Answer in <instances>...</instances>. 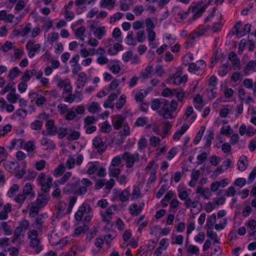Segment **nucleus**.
Here are the masks:
<instances>
[{
  "label": "nucleus",
  "instance_id": "f257e3e1",
  "mask_svg": "<svg viewBox=\"0 0 256 256\" xmlns=\"http://www.w3.org/2000/svg\"><path fill=\"white\" fill-rule=\"evenodd\" d=\"M46 217L45 214H39L32 224V226L36 230H30L28 232V238L30 240V246L31 248H34V252L37 254L43 250V246L41 244L40 240L38 236V233L43 230Z\"/></svg>",
  "mask_w": 256,
  "mask_h": 256
},
{
  "label": "nucleus",
  "instance_id": "f03ea898",
  "mask_svg": "<svg viewBox=\"0 0 256 256\" xmlns=\"http://www.w3.org/2000/svg\"><path fill=\"white\" fill-rule=\"evenodd\" d=\"M84 216V225H88L92 217V208L87 202H84L79 207L74 215L77 221H81Z\"/></svg>",
  "mask_w": 256,
  "mask_h": 256
},
{
  "label": "nucleus",
  "instance_id": "7ed1b4c3",
  "mask_svg": "<svg viewBox=\"0 0 256 256\" xmlns=\"http://www.w3.org/2000/svg\"><path fill=\"white\" fill-rule=\"evenodd\" d=\"M207 8L206 0H201L200 2H192L188 10L189 13L190 12L193 14L192 18L195 20L202 16Z\"/></svg>",
  "mask_w": 256,
  "mask_h": 256
},
{
  "label": "nucleus",
  "instance_id": "20e7f679",
  "mask_svg": "<svg viewBox=\"0 0 256 256\" xmlns=\"http://www.w3.org/2000/svg\"><path fill=\"white\" fill-rule=\"evenodd\" d=\"M146 40L145 32L144 30H142L136 32L135 37L132 31H128L124 39V42L128 45L135 46L138 42H144Z\"/></svg>",
  "mask_w": 256,
  "mask_h": 256
},
{
  "label": "nucleus",
  "instance_id": "39448f33",
  "mask_svg": "<svg viewBox=\"0 0 256 256\" xmlns=\"http://www.w3.org/2000/svg\"><path fill=\"white\" fill-rule=\"evenodd\" d=\"M52 180L50 176H47L44 172H40L36 179L38 185L40 186L41 190L44 193L50 192Z\"/></svg>",
  "mask_w": 256,
  "mask_h": 256
},
{
  "label": "nucleus",
  "instance_id": "423d86ee",
  "mask_svg": "<svg viewBox=\"0 0 256 256\" xmlns=\"http://www.w3.org/2000/svg\"><path fill=\"white\" fill-rule=\"evenodd\" d=\"M178 106V102L174 100H172L170 102L165 100L162 103L160 113L166 119L171 118L172 114L176 109Z\"/></svg>",
  "mask_w": 256,
  "mask_h": 256
},
{
  "label": "nucleus",
  "instance_id": "0eeeda50",
  "mask_svg": "<svg viewBox=\"0 0 256 256\" xmlns=\"http://www.w3.org/2000/svg\"><path fill=\"white\" fill-rule=\"evenodd\" d=\"M206 68V62L204 60H200L196 63L191 62L188 66V71L197 76H202Z\"/></svg>",
  "mask_w": 256,
  "mask_h": 256
},
{
  "label": "nucleus",
  "instance_id": "6e6552de",
  "mask_svg": "<svg viewBox=\"0 0 256 256\" xmlns=\"http://www.w3.org/2000/svg\"><path fill=\"white\" fill-rule=\"evenodd\" d=\"M140 154L138 152L132 154L130 152H124L122 158L126 162V166L128 168H132L136 162L140 160Z\"/></svg>",
  "mask_w": 256,
  "mask_h": 256
},
{
  "label": "nucleus",
  "instance_id": "1a4fd4ad",
  "mask_svg": "<svg viewBox=\"0 0 256 256\" xmlns=\"http://www.w3.org/2000/svg\"><path fill=\"white\" fill-rule=\"evenodd\" d=\"M92 147L96 150V152L100 154H102L106 150L107 146L103 142L102 138L98 136H95L92 140Z\"/></svg>",
  "mask_w": 256,
  "mask_h": 256
},
{
  "label": "nucleus",
  "instance_id": "9d476101",
  "mask_svg": "<svg viewBox=\"0 0 256 256\" xmlns=\"http://www.w3.org/2000/svg\"><path fill=\"white\" fill-rule=\"evenodd\" d=\"M172 12L174 18L178 22H182L188 17L189 14L188 10V11H184L178 6L173 7Z\"/></svg>",
  "mask_w": 256,
  "mask_h": 256
},
{
  "label": "nucleus",
  "instance_id": "9b49d317",
  "mask_svg": "<svg viewBox=\"0 0 256 256\" xmlns=\"http://www.w3.org/2000/svg\"><path fill=\"white\" fill-rule=\"evenodd\" d=\"M155 163L153 161L150 162L148 165L145 168L144 170L146 173L150 174V177L148 180V184H152L156 182V172L157 169V166H154Z\"/></svg>",
  "mask_w": 256,
  "mask_h": 256
},
{
  "label": "nucleus",
  "instance_id": "f8f14e48",
  "mask_svg": "<svg viewBox=\"0 0 256 256\" xmlns=\"http://www.w3.org/2000/svg\"><path fill=\"white\" fill-rule=\"evenodd\" d=\"M73 4L72 1H70L64 6L60 12L65 19L68 22L72 20L74 18V14L72 10Z\"/></svg>",
  "mask_w": 256,
  "mask_h": 256
},
{
  "label": "nucleus",
  "instance_id": "ddd939ff",
  "mask_svg": "<svg viewBox=\"0 0 256 256\" xmlns=\"http://www.w3.org/2000/svg\"><path fill=\"white\" fill-rule=\"evenodd\" d=\"M41 92L42 93V91H36L32 92L29 94V97L31 100L32 102L35 100V102L38 106H42L46 101V96L44 94V95L41 94Z\"/></svg>",
  "mask_w": 256,
  "mask_h": 256
},
{
  "label": "nucleus",
  "instance_id": "4468645a",
  "mask_svg": "<svg viewBox=\"0 0 256 256\" xmlns=\"http://www.w3.org/2000/svg\"><path fill=\"white\" fill-rule=\"evenodd\" d=\"M120 94V90H118L116 93H111L108 97L107 99L104 102L103 106L105 108L114 109V102L118 98V95Z\"/></svg>",
  "mask_w": 256,
  "mask_h": 256
},
{
  "label": "nucleus",
  "instance_id": "2eb2a0df",
  "mask_svg": "<svg viewBox=\"0 0 256 256\" xmlns=\"http://www.w3.org/2000/svg\"><path fill=\"white\" fill-rule=\"evenodd\" d=\"M30 226V224L29 221L26 219H23L20 221L19 226L15 229L14 234L16 238H19L22 232L28 230Z\"/></svg>",
  "mask_w": 256,
  "mask_h": 256
},
{
  "label": "nucleus",
  "instance_id": "dca6fc26",
  "mask_svg": "<svg viewBox=\"0 0 256 256\" xmlns=\"http://www.w3.org/2000/svg\"><path fill=\"white\" fill-rule=\"evenodd\" d=\"M90 28H93L92 30L94 36L98 40H101L103 37L106 35V28L105 26H94L92 24Z\"/></svg>",
  "mask_w": 256,
  "mask_h": 256
},
{
  "label": "nucleus",
  "instance_id": "f3484780",
  "mask_svg": "<svg viewBox=\"0 0 256 256\" xmlns=\"http://www.w3.org/2000/svg\"><path fill=\"white\" fill-rule=\"evenodd\" d=\"M49 200L50 196L48 194H38L36 199L33 202V204H36L38 207L42 208L46 206Z\"/></svg>",
  "mask_w": 256,
  "mask_h": 256
},
{
  "label": "nucleus",
  "instance_id": "a211bd4d",
  "mask_svg": "<svg viewBox=\"0 0 256 256\" xmlns=\"http://www.w3.org/2000/svg\"><path fill=\"white\" fill-rule=\"evenodd\" d=\"M34 186L30 182H26L23 188L22 194L27 198L30 199L33 198L36 196V193L34 190Z\"/></svg>",
  "mask_w": 256,
  "mask_h": 256
},
{
  "label": "nucleus",
  "instance_id": "6ab92c4d",
  "mask_svg": "<svg viewBox=\"0 0 256 256\" xmlns=\"http://www.w3.org/2000/svg\"><path fill=\"white\" fill-rule=\"evenodd\" d=\"M188 78L186 75H184L182 76L178 75H174L170 76L169 78L170 82L176 86L180 85L182 84H184L188 82Z\"/></svg>",
  "mask_w": 256,
  "mask_h": 256
},
{
  "label": "nucleus",
  "instance_id": "aec40b11",
  "mask_svg": "<svg viewBox=\"0 0 256 256\" xmlns=\"http://www.w3.org/2000/svg\"><path fill=\"white\" fill-rule=\"evenodd\" d=\"M124 118L120 115H117L112 116V124L115 130H119L124 124Z\"/></svg>",
  "mask_w": 256,
  "mask_h": 256
},
{
  "label": "nucleus",
  "instance_id": "412c9836",
  "mask_svg": "<svg viewBox=\"0 0 256 256\" xmlns=\"http://www.w3.org/2000/svg\"><path fill=\"white\" fill-rule=\"evenodd\" d=\"M193 103L194 108L200 110L204 106V100L202 96L196 94L193 98Z\"/></svg>",
  "mask_w": 256,
  "mask_h": 256
},
{
  "label": "nucleus",
  "instance_id": "4be33fe9",
  "mask_svg": "<svg viewBox=\"0 0 256 256\" xmlns=\"http://www.w3.org/2000/svg\"><path fill=\"white\" fill-rule=\"evenodd\" d=\"M243 72L246 75L256 72V60L249 61L244 67Z\"/></svg>",
  "mask_w": 256,
  "mask_h": 256
},
{
  "label": "nucleus",
  "instance_id": "5701e85b",
  "mask_svg": "<svg viewBox=\"0 0 256 256\" xmlns=\"http://www.w3.org/2000/svg\"><path fill=\"white\" fill-rule=\"evenodd\" d=\"M188 128V124H183L180 128V130H178L172 136L173 140L176 141L178 140Z\"/></svg>",
  "mask_w": 256,
  "mask_h": 256
},
{
  "label": "nucleus",
  "instance_id": "b1692460",
  "mask_svg": "<svg viewBox=\"0 0 256 256\" xmlns=\"http://www.w3.org/2000/svg\"><path fill=\"white\" fill-rule=\"evenodd\" d=\"M196 192L203 196L206 200H208L211 196V194L208 188H204L202 186H198Z\"/></svg>",
  "mask_w": 256,
  "mask_h": 256
},
{
  "label": "nucleus",
  "instance_id": "393cba45",
  "mask_svg": "<svg viewBox=\"0 0 256 256\" xmlns=\"http://www.w3.org/2000/svg\"><path fill=\"white\" fill-rule=\"evenodd\" d=\"M12 204H6L3 209L0 212V220H6L8 218V214L12 211Z\"/></svg>",
  "mask_w": 256,
  "mask_h": 256
},
{
  "label": "nucleus",
  "instance_id": "a878e982",
  "mask_svg": "<svg viewBox=\"0 0 256 256\" xmlns=\"http://www.w3.org/2000/svg\"><path fill=\"white\" fill-rule=\"evenodd\" d=\"M24 140L22 138H15L14 139L10 142V145L8 146V148L12 150L14 148H23L24 145Z\"/></svg>",
  "mask_w": 256,
  "mask_h": 256
},
{
  "label": "nucleus",
  "instance_id": "bb28decb",
  "mask_svg": "<svg viewBox=\"0 0 256 256\" xmlns=\"http://www.w3.org/2000/svg\"><path fill=\"white\" fill-rule=\"evenodd\" d=\"M20 96L16 93V89L12 88L10 93L6 95V100L10 104H15L18 99H20Z\"/></svg>",
  "mask_w": 256,
  "mask_h": 256
},
{
  "label": "nucleus",
  "instance_id": "cd10ccee",
  "mask_svg": "<svg viewBox=\"0 0 256 256\" xmlns=\"http://www.w3.org/2000/svg\"><path fill=\"white\" fill-rule=\"evenodd\" d=\"M46 126L48 135L55 136L56 134L57 128L53 120H48L46 122Z\"/></svg>",
  "mask_w": 256,
  "mask_h": 256
},
{
  "label": "nucleus",
  "instance_id": "c85d7f7f",
  "mask_svg": "<svg viewBox=\"0 0 256 256\" xmlns=\"http://www.w3.org/2000/svg\"><path fill=\"white\" fill-rule=\"evenodd\" d=\"M40 144L42 146H46V150H54L56 148L54 142L46 137L42 138Z\"/></svg>",
  "mask_w": 256,
  "mask_h": 256
},
{
  "label": "nucleus",
  "instance_id": "c756f323",
  "mask_svg": "<svg viewBox=\"0 0 256 256\" xmlns=\"http://www.w3.org/2000/svg\"><path fill=\"white\" fill-rule=\"evenodd\" d=\"M14 16L12 14H7L5 10L0 11V20L5 22H12Z\"/></svg>",
  "mask_w": 256,
  "mask_h": 256
},
{
  "label": "nucleus",
  "instance_id": "7c9ffc66",
  "mask_svg": "<svg viewBox=\"0 0 256 256\" xmlns=\"http://www.w3.org/2000/svg\"><path fill=\"white\" fill-rule=\"evenodd\" d=\"M100 163L98 162H88L87 164V174L89 175L94 174L98 170Z\"/></svg>",
  "mask_w": 256,
  "mask_h": 256
},
{
  "label": "nucleus",
  "instance_id": "2f4dec72",
  "mask_svg": "<svg viewBox=\"0 0 256 256\" xmlns=\"http://www.w3.org/2000/svg\"><path fill=\"white\" fill-rule=\"evenodd\" d=\"M200 37V36L194 30L188 36L186 44L188 45L192 46Z\"/></svg>",
  "mask_w": 256,
  "mask_h": 256
},
{
  "label": "nucleus",
  "instance_id": "473e14b6",
  "mask_svg": "<svg viewBox=\"0 0 256 256\" xmlns=\"http://www.w3.org/2000/svg\"><path fill=\"white\" fill-rule=\"evenodd\" d=\"M124 80V78H122L121 80L116 78L110 82L108 87H105L104 90H107L108 92L112 90H114L118 86L120 83Z\"/></svg>",
  "mask_w": 256,
  "mask_h": 256
},
{
  "label": "nucleus",
  "instance_id": "72a5a7b5",
  "mask_svg": "<svg viewBox=\"0 0 256 256\" xmlns=\"http://www.w3.org/2000/svg\"><path fill=\"white\" fill-rule=\"evenodd\" d=\"M246 156H240L237 164L238 170L240 171L243 172L246 169L248 164L246 162Z\"/></svg>",
  "mask_w": 256,
  "mask_h": 256
},
{
  "label": "nucleus",
  "instance_id": "f704fd0d",
  "mask_svg": "<svg viewBox=\"0 0 256 256\" xmlns=\"http://www.w3.org/2000/svg\"><path fill=\"white\" fill-rule=\"evenodd\" d=\"M154 70L153 67L150 66H148L146 67L144 70L140 74V78L142 79H148L150 74Z\"/></svg>",
  "mask_w": 256,
  "mask_h": 256
},
{
  "label": "nucleus",
  "instance_id": "c9c22d12",
  "mask_svg": "<svg viewBox=\"0 0 256 256\" xmlns=\"http://www.w3.org/2000/svg\"><path fill=\"white\" fill-rule=\"evenodd\" d=\"M54 80L56 82L58 88H64L70 82L69 80H62L58 76H55L54 78Z\"/></svg>",
  "mask_w": 256,
  "mask_h": 256
},
{
  "label": "nucleus",
  "instance_id": "e433bc0d",
  "mask_svg": "<svg viewBox=\"0 0 256 256\" xmlns=\"http://www.w3.org/2000/svg\"><path fill=\"white\" fill-rule=\"evenodd\" d=\"M228 58L232 62L234 68H238L240 66V60L238 58L237 55L233 52L229 53Z\"/></svg>",
  "mask_w": 256,
  "mask_h": 256
},
{
  "label": "nucleus",
  "instance_id": "4c0bfd02",
  "mask_svg": "<svg viewBox=\"0 0 256 256\" xmlns=\"http://www.w3.org/2000/svg\"><path fill=\"white\" fill-rule=\"evenodd\" d=\"M12 4H15L17 2L14 10H22L27 4L28 0H8Z\"/></svg>",
  "mask_w": 256,
  "mask_h": 256
},
{
  "label": "nucleus",
  "instance_id": "58836bf2",
  "mask_svg": "<svg viewBox=\"0 0 256 256\" xmlns=\"http://www.w3.org/2000/svg\"><path fill=\"white\" fill-rule=\"evenodd\" d=\"M34 40H28L26 44V49H30L34 52L36 53L37 51L40 50V44H34Z\"/></svg>",
  "mask_w": 256,
  "mask_h": 256
},
{
  "label": "nucleus",
  "instance_id": "ea45409f",
  "mask_svg": "<svg viewBox=\"0 0 256 256\" xmlns=\"http://www.w3.org/2000/svg\"><path fill=\"white\" fill-rule=\"evenodd\" d=\"M178 195L181 200H184L188 198L189 194L186 188H178Z\"/></svg>",
  "mask_w": 256,
  "mask_h": 256
},
{
  "label": "nucleus",
  "instance_id": "a19ab883",
  "mask_svg": "<svg viewBox=\"0 0 256 256\" xmlns=\"http://www.w3.org/2000/svg\"><path fill=\"white\" fill-rule=\"evenodd\" d=\"M122 50V46L120 44L116 43L113 46L110 47L108 49V52L110 55H115L118 52L121 51Z\"/></svg>",
  "mask_w": 256,
  "mask_h": 256
},
{
  "label": "nucleus",
  "instance_id": "79ce46f5",
  "mask_svg": "<svg viewBox=\"0 0 256 256\" xmlns=\"http://www.w3.org/2000/svg\"><path fill=\"white\" fill-rule=\"evenodd\" d=\"M41 209L36 204H34L33 202H32V205L29 208V216L30 218H34L36 216Z\"/></svg>",
  "mask_w": 256,
  "mask_h": 256
},
{
  "label": "nucleus",
  "instance_id": "37998d69",
  "mask_svg": "<svg viewBox=\"0 0 256 256\" xmlns=\"http://www.w3.org/2000/svg\"><path fill=\"white\" fill-rule=\"evenodd\" d=\"M18 166V162H8L4 164L5 168L10 172H14Z\"/></svg>",
  "mask_w": 256,
  "mask_h": 256
},
{
  "label": "nucleus",
  "instance_id": "c03bdc74",
  "mask_svg": "<svg viewBox=\"0 0 256 256\" xmlns=\"http://www.w3.org/2000/svg\"><path fill=\"white\" fill-rule=\"evenodd\" d=\"M122 169L120 168L109 166L108 174L110 176L116 178L120 174Z\"/></svg>",
  "mask_w": 256,
  "mask_h": 256
},
{
  "label": "nucleus",
  "instance_id": "a18cd8bd",
  "mask_svg": "<svg viewBox=\"0 0 256 256\" xmlns=\"http://www.w3.org/2000/svg\"><path fill=\"white\" fill-rule=\"evenodd\" d=\"M216 222V215L213 214L210 216L206 220V227L207 228L212 229L214 224Z\"/></svg>",
  "mask_w": 256,
  "mask_h": 256
},
{
  "label": "nucleus",
  "instance_id": "49530a36",
  "mask_svg": "<svg viewBox=\"0 0 256 256\" xmlns=\"http://www.w3.org/2000/svg\"><path fill=\"white\" fill-rule=\"evenodd\" d=\"M126 96L125 94H122L120 98L116 100V108L118 110H121L126 102Z\"/></svg>",
  "mask_w": 256,
  "mask_h": 256
},
{
  "label": "nucleus",
  "instance_id": "de8ad7c7",
  "mask_svg": "<svg viewBox=\"0 0 256 256\" xmlns=\"http://www.w3.org/2000/svg\"><path fill=\"white\" fill-rule=\"evenodd\" d=\"M36 148V146L34 142L32 140H28L24 144V150L28 152H32Z\"/></svg>",
  "mask_w": 256,
  "mask_h": 256
},
{
  "label": "nucleus",
  "instance_id": "09e8293b",
  "mask_svg": "<svg viewBox=\"0 0 256 256\" xmlns=\"http://www.w3.org/2000/svg\"><path fill=\"white\" fill-rule=\"evenodd\" d=\"M130 214L132 216H138L140 214V210L138 209V206L136 203H134L128 207Z\"/></svg>",
  "mask_w": 256,
  "mask_h": 256
},
{
  "label": "nucleus",
  "instance_id": "8fccbe9b",
  "mask_svg": "<svg viewBox=\"0 0 256 256\" xmlns=\"http://www.w3.org/2000/svg\"><path fill=\"white\" fill-rule=\"evenodd\" d=\"M172 128V125L170 122L166 121L163 123V126L161 130L162 136L165 137Z\"/></svg>",
  "mask_w": 256,
  "mask_h": 256
},
{
  "label": "nucleus",
  "instance_id": "3c124183",
  "mask_svg": "<svg viewBox=\"0 0 256 256\" xmlns=\"http://www.w3.org/2000/svg\"><path fill=\"white\" fill-rule=\"evenodd\" d=\"M130 196V191L128 188L124 190L118 196L119 199L122 202L128 201Z\"/></svg>",
  "mask_w": 256,
  "mask_h": 256
},
{
  "label": "nucleus",
  "instance_id": "603ef678",
  "mask_svg": "<svg viewBox=\"0 0 256 256\" xmlns=\"http://www.w3.org/2000/svg\"><path fill=\"white\" fill-rule=\"evenodd\" d=\"M206 235L210 238L214 240V243H219V240L218 238L217 234L213 231L212 229L207 228Z\"/></svg>",
  "mask_w": 256,
  "mask_h": 256
},
{
  "label": "nucleus",
  "instance_id": "864d4df0",
  "mask_svg": "<svg viewBox=\"0 0 256 256\" xmlns=\"http://www.w3.org/2000/svg\"><path fill=\"white\" fill-rule=\"evenodd\" d=\"M146 94L147 92L145 90H140V91L136 92L134 99L136 102H142L146 96Z\"/></svg>",
  "mask_w": 256,
  "mask_h": 256
},
{
  "label": "nucleus",
  "instance_id": "5fc2aeb1",
  "mask_svg": "<svg viewBox=\"0 0 256 256\" xmlns=\"http://www.w3.org/2000/svg\"><path fill=\"white\" fill-rule=\"evenodd\" d=\"M20 73V71L17 66L12 68L10 70L8 77L11 80H14Z\"/></svg>",
  "mask_w": 256,
  "mask_h": 256
},
{
  "label": "nucleus",
  "instance_id": "6e6d98bb",
  "mask_svg": "<svg viewBox=\"0 0 256 256\" xmlns=\"http://www.w3.org/2000/svg\"><path fill=\"white\" fill-rule=\"evenodd\" d=\"M115 0H101L100 7L102 8H108L109 10H111L114 6Z\"/></svg>",
  "mask_w": 256,
  "mask_h": 256
},
{
  "label": "nucleus",
  "instance_id": "4d7b16f0",
  "mask_svg": "<svg viewBox=\"0 0 256 256\" xmlns=\"http://www.w3.org/2000/svg\"><path fill=\"white\" fill-rule=\"evenodd\" d=\"M194 56L192 53L188 52L182 58V64L184 66H188L190 64V62L193 60Z\"/></svg>",
  "mask_w": 256,
  "mask_h": 256
},
{
  "label": "nucleus",
  "instance_id": "13d9d810",
  "mask_svg": "<svg viewBox=\"0 0 256 256\" xmlns=\"http://www.w3.org/2000/svg\"><path fill=\"white\" fill-rule=\"evenodd\" d=\"M4 232V235L10 236L12 233V230L11 226H9L7 222H3L0 224Z\"/></svg>",
  "mask_w": 256,
  "mask_h": 256
},
{
  "label": "nucleus",
  "instance_id": "bf43d9fd",
  "mask_svg": "<svg viewBox=\"0 0 256 256\" xmlns=\"http://www.w3.org/2000/svg\"><path fill=\"white\" fill-rule=\"evenodd\" d=\"M210 28V26L208 25H200L196 28L195 29L196 31L198 32L200 36H204L206 32Z\"/></svg>",
  "mask_w": 256,
  "mask_h": 256
},
{
  "label": "nucleus",
  "instance_id": "052dcab7",
  "mask_svg": "<svg viewBox=\"0 0 256 256\" xmlns=\"http://www.w3.org/2000/svg\"><path fill=\"white\" fill-rule=\"evenodd\" d=\"M148 118L146 116H140L138 118L134 123V126H144L146 124L148 121Z\"/></svg>",
  "mask_w": 256,
  "mask_h": 256
},
{
  "label": "nucleus",
  "instance_id": "680f3d73",
  "mask_svg": "<svg viewBox=\"0 0 256 256\" xmlns=\"http://www.w3.org/2000/svg\"><path fill=\"white\" fill-rule=\"evenodd\" d=\"M229 66L228 64H224L220 66L218 70V74L221 76H225L228 70Z\"/></svg>",
  "mask_w": 256,
  "mask_h": 256
},
{
  "label": "nucleus",
  "instance_id": "e2e57ef3",
  "mask_svg": "<svg viewBox=\"0 0 256 256\" xmlns=\"http://www.w3.org/2000/svg\"><path fill=\"white\" fill-rule=\"evenodd\" d=\"M173 94H176L178 100L180 102L182 101L185 96L184 92L181 88L174 90Z\"/></svg>",
  "mask_w": 256,
  "mask_h": 256
},
{
  "label": "nucleus",
  "instance_id": "0e129e2a",
  "mask_svg": "<svg viewBox=\"0 0 256 256\" xmlns=\"http://www.w3.org/2000/svg\"><path fill=\"white\" fill-rule=\"evenodd\" d=\"M42 94H44V96H48L50 99L56 98L58 96V94L56 90H44L42 91Z\"/></svg>",
  "mask_w": 256,
  "mask_h": 256
},
{
  "label": "nucleus",
  "instance_id": "69168bd1",
  "mask_svg": "<svg viewBox=\"0 0 256 256\" xmlns=\"http://www.w3.org/2000/svg\"><path fill=\"white\" fill-rule=\"evenodd\" d=\"M65 170V167L64 165L60 164L54 171V176L55 177H58L62 175Z\"/></svg>",
  "mask_w": 256,
  "mask_h": 256
},
{
  "label": "nucleus",
  "instance_id": "338daca9",
  "mask_svg": "<svg viewBox=\"0 0 256 256\" xmlns=\"http://www.w3.org/2000/svg\"><path fill=\"white\" fill-rule=\"evenodd\" d=\"M100 105L98 102H92L88 107V112L92 114H95L99 111Z\"/></svg>",
  "mask_w": 256,
  "mask_h": 256
},
{
  "label": "nucleus",
  "instance_id": "774afa93",
  "mask_svg": "<svg viewBox=\"0 0 256 256\" xmlns=\"http://www.w3.org/2000/svg\"><path fill=\"white\" fill-rule=\"evenodd\" d=\"M80 136V134L79 132L76 130H71L70 132L68 134L67 138L68 140H77Z\"/></svg>",
  "mask_w": 256,
  "mask_h": 256
}]
</instances>
